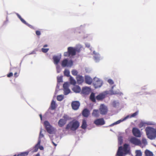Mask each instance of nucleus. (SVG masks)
Listing matches in <instances>:
<instances>
[{"instance_id":"nucleus-1","label":"nucleus","mask_w":156,"mask_h":156,"mask_svg":"<svg viewBox=\"0 0 156 156\" xmlns=\"http://www.w3.org/2000/svg\"><path fill=\"white\" fill-rule=\"evenodd\" d=\"M80 126L79 121L73 120L69 122L66 125L65 129L67 130L76 131Z\"/></svg>"},{"instance_id":"nucleus-2","label":"nucleus","mask_w":156,"mask_h":156,"mask_svg":"<svg viewBox=\"0 0 156 156\" xmlns=\"http://www.w3.org/2000/svg\"><path fill=\"white\" fill-rule=\"evenodd\" d=\"M147 137L151 139H154L156 137V129L150 127H147L145 129Z\"/></svg>"},{"instance_id":"nucleus-3","label":"nucleus","mask_w":156,"mask_h":156,"mask_svg":"<svg viewBox=\"0 0 156 156\" xmlns=\"http://www.w3.org/2000/svg\"><path fill=\"white\" fill-rule=\"evenodd\" d=\"M129 145L127 144H125L123 145V147L120 146L119 147L116 155L117 156H123L124 154H126L129 152L128 150Z\"/></svg>"},{"instance_id":"nucleus-4","label":"nucleus","mask_w":156,"mask_h":156,"mask_svg":"<svg viewBox=\"0 0 156 156\" xmlns=\"http://www.w3.org/2000/svg\"><path fill=\"white\" fill-rule=\"evenodd\" d=\"M76 49L71 47H69L67 48V51L64 53V56L65 57L73 56L76 55Z\"/></svg>"},{"instance_id":"nucleus-5","label":"nucleus","mask_w":156,"mask_h":156,"mask_svg":"<svg viewBox=\"0 0 156 156\" xmlns=\"http://www.w3.org/2000/svg\"><path fill=\"white\" fill-rule=\"evenodd\" d=\"M44 124L46 129L49 133L51 134L54 133V128L52 127L48 121H45Z\"/></svg>"},{"instance_id":"nucleus-6","label":"nucleus","mask_w":156,"mask_h":156,"mask_svg":"<svg viewBox=\"0 0 156 156\" xmlns=\"http://www.w3.org/2000/svg\"><path fill=\"white\" fill-rule=\"evenodd\" d=\"M99 110L100 113L102 115H105L108 112L107 107L104 104L100 105Z\"/></svg>"},{"instance_id":"nucleus-7","label":"nucleus","mask_w":156,"mask_h":156,"mask_svg":"<svg viewBox=\"0 0 156 156\" xmlns=\"http://www.w3.org/2000/svg\"><path fill=\"white\" fill-rule=\"evenodd\" d=\"M73 65V62L70 60L69 61L67 59H65L63 60L62 62L61 65L62 67L66 66L71 67Z\"/></svg>"},{"instance_id":"nucleus-8","label":"nucleus","mask_w":156,"mask_h":156,"mask_svg":"<svg viewBox=\"0 0 156 156\" xmlns=\"http://www.w3.org/2000/svg\"><path fill=\"white\" fill-rule=\"evenodd\" d=\"M64 119H60L58 122V125L60 127L63 126L66 123L68 119V117L67 115L63 116Z\"/></svg>"},{"instance_id":"nucleus-9","label":"nucleus","mask_w":156,"mask_h":156,"mask_svg":"<svg viewBox=\"0 0 156 156\" xmlns=\"http://www.w3.org/2000/svg\"><path fill=\"white\" fill-rule=\"evenodd\" d=\"M93 84L95 88L100 87L102 85V81L97 78H94Z\"/></svg>"},{"instance_id":"nucleus-10","label":"nucleus","mask_w":156,"mask_h":156,"mask_svg":"<svg viewBox=\"0 0 156 156\" xmlns=\"http://www.w3.org/2000/svg\"><path fill=\"white\" fill-rule=\"evenodd\" d=\"M94 123L97 126L103 125L105 124V122L104 119L102 118L95 120Z\"/></svg>"},{"instance_id":"nucleus-11","label":"nucleus","mask_w":156,"mask_h":156,"mask_svg":"<svg viewBox=\"0 0 156 156\" xmlns=\"http://www.w3.org/2000/svg\"><path fill=\"white\" fill-rule=\"evenodd\" d=\"M132 133L133 135L138 137H141V134L139 129L136 128H133L132 129Z\"/></svg>"},{"instance_id":"nucleus-12","label":"nucleus","mask_w":156,"mask_h":156,"mask_svg":"<svg viewBox=\"0 0 156 156\" xmlns=\"http://www.w3.org/2000/svg\"><path fill=\"white\" fill-rule=\"evenodd\" d=\"M130 142L132 144L135 145H139L141 144V141L135 137H133L130 139Z\"/></svg>"},{"instance_id":"nucleus-13","label":"nucleus","mask_w":156,"mask_h":156,"mask_svg":"<svg viewBox=\"0 0 156 156\" xmlns=\"http://www.w3.org/2000/svg\"><path fill=\"white\" fill-rule=\"evenodd\" d=\"M80 106V103L79 101H73L72 102L71 106L72 108L74 110H77Z\"/></svg>"},{"instance_id":"nucleus-14","label":"nucleus","mask_w":156,"mask_h":156,"mask_svg":"<svg viewBox=\"0 0 156 156\" xmlns=\"http://www.w3.org/2000/svg\"><path fill=\"white\" fill-rule=\"evenodd\" d=\"M85 83L89 85L91 84L93 82V80L88 75H86L84 77Z\"/></svg>"},{"instance_id":"nucleus-15","label":"nucleus","mask_w":156,"mask_h":156,"mask_svg":"<svg viewBox=\"0 0 156 156\" xmlns=\"http://www.w3.org/2000/svg\"><path fill=\"white\" fill-rule=\"evenodd\" d=\"M76 79L77 83L79 84H81L84 81L83 77L82 76L80 75H77V76Z\"/></svg>"},{"instance_id":"nucleus-16","label":"nucleus","mask_w":156,"mask_h":156,"mask_svg":"<svg viewBox=\"0 0 156 156\" xmlns=\"http://www.w3.org/2000/svg\"><path fill=\"white\" fill-rule=\"evenodd\" d=\"M61 58V57L60 56L55 55L53 56V59L54 64L56 65L58 64Z\"/></svg>"},{"instance_id":"nucleus-17","label":"nucleus","mask_w":156,"mask_h":156,"mask_svg":"<svg viewBox=\"0 0 156 156\" xmlns=\"http://www.w3.org/2000/svg\"><path fill=\"white\" fill-rule=\"evenodd\" d=\"M90 89L89 87H85L83 88L81 92L83 94H88L90 92Z\"/></svg>"},{"instance_id":"nucleus-18","label":"nucleus","mask_w":156,"mask_h":156,"mask_svg":"<svg viewBox=\"0 0 156 156\" xmlns=\"http://www.w3.org/2000/svg\"><path fill=\"white\" fill-rule=\"evenodd\" d=\"M89 114V110L87 109H84L82 112L83 115L86 117H87L88 116Z\"/></svg>"},{"instance_id":"nucleus-19","label":"nucleus","mask_w":156,"mask_h":156,"mask_svg":"<svg viewBox=\"0 0 156 156\" xmlns=\"http://www.w3.org/2000/svg\"><path fill=\"white\" fill-rule=\"evenodd\" d=\"M92 115L95 117H98L99 116V112L98 110L94 109L92 113Z\"/></svg>"},{"instance_id":"nucleus-20","label":"nucleus","mask_w":156,"mask_h":156,"mask_svg":"<svg viewBox=\"0 0 156 156\" xmlns=\"http://www.w3.org/2000/svg\"><path fill=\"white\" fill-rule=\"evenodd\" d=\"M105 94H101L96 97V99L98 100H100L103 99L105 98Z\"/></svg>"},{"instance_id":"nucleus-21","label":"nucleus","mask_w":156,"mask_h":156,"mask_svg":"<svg viewBox=\"0 0 156 156\" xmlns=\"http://www.w3.org/2000/svg\"><path fill=\"white\" fill-rule=\"evenodd\" d=\"M73 90L76 93H79L81 91V89L78 86H76L73 87Z\"/></svg>"},{"instance_id":"nucleus-22","label":"nucleus","mask_w":156,"mask_h":156,"mask_svg":"<svg viewBox=\"0 0 156 156\" xmlns=\"http://www.w3.org/2000/svg\"><path fill=\"white\" fill-rule=\"evenodd\" d=\"M87 125L86 121L85 119H83L82 121V124L81 126L82 128L85 129L87 128Z\"/></svg>"},{"instance_id":"nucleus-23","label":"nucleus","mask_w":156,"mask_h":156,"mask_svg":"<svg viewBox=\"0 0 156 156\" xmlns=\"http://www.w3.org/2000/svg\"><path fill=\"white\" fill-rule=\"evenodd\" d=\"M56 108V105L55 101L52 100L51 105V110H54Z\"/></svg>"},{"instance_id":"nucleus-24","label":"nucleus","mask_w":156,"mask_h":156,"mask_svg":"<svg viewBox=\"0 0 156 156\" xmlns=\"http://www.w3.org/2000/svg\"><path fill=\"white\" fill-rule=\"evenodd\" d=\"M90 100L93 102L96 101V99L95 97V94L94 93H92L90 97Z\"/></svg>"},{"instance_id":"nucleus-25","label":"nucleus","mask_w":156,"mask_h":156,"mask_svg":"<svg viewBox=\"0 0 156 156\" xmlns=\"http://www.w3.org/2000/svg\"><path fill=\"white\" fill-rule=\"evenodd\" d=\"M145 153L146 156H153V153L148 150H147L145 151Z\"/></svg>"},{"instance_id":"nucleus-26","label":"nucleus","mask_w":156,"mask_h":156,"mask_svg":"<svg viewBox=\"0 0 156 156\" xmlns=\"http://www.w3.org/2000/svg\"><path fill=\"white\" fill-rule=\"evenodd\" d=\"M40 143L41 140H39L37 144H36L35 146L34 147V152H36L37 151L38 149V147L39 145H40Z\"/></svg>"},{"instance_id":"nucleus-27","label":"nucleus","mask_w":156,"mask_h":156,"mask_svg":"<svg viewBox=\"0 0 156 156\" xmlns=\"http://www.w3.org/2000/svg\"><path fill=\"white\" fill-rule=\"evenodd\" d=\"M69 80L71 84L75 85L76 83V81L71 76H70Z\"/></svg>"},{"instance_id":"nucleus-28","label":"nucleus","mask_w":156,"mask_h":156,"mask_svg":"<svg viewBox=\"0 0 156 156\" xmlns=\"http://www.w3.org/2000/svg\"><path fill=\"white\" fill-rule=\"evenodd\" d=\"M129 117V116H127L126 117L124 118V119L122 120H119L118 121H117L116 122H114L112 125H116V124H118L120 122H122V121L124 120H125L127 118H128Z\"/></svg>"},{"instance_id":"nucleus-29","label":"nucleus","mask_w":156,"mask_h":156,"mask_svg":"<svg viewBox=\"0 0 156 156\" xmlns=\"http://www.w3.org/2000/svg\"><path fill=\"white\" fill-rule=\"evenodd\" d=\"M63 98L64 96L62 95H58L57 97V100L59 101H62Z\"/></svg>"},{"instance_id":"nucleus-30","label":"nucleus","mask_w":156,"mask_h":156,"mask_svg":"<svg viewBox=\"0 0 156 156\" xmlns=\"http://www.w3.org/2000/svg\"><path fill=\"white\" fill-rule=\"evenodd\" d=\"M70 72L68 70L65 69L64 71V75L67 77L69 76Z\"/></svg>"},{"instance_id":"nucleus-31","label":"nucleus","mask_w":156,"mask_h":156,"mask_svg":"<svg viewBox=\"0 0 156 156\" xmlns=\"http://www.w3.org/2000/svg\"><path fill=\"white\" fill-rule=\"evenodd\" d=\"M64 94L65 95H67L70 92V90L68 88L64 89Z\"/></svg>"},{"instance_id":"nucleus-32","label":"nucleus","mask_w":156,"mask_h":156,"mask_svg":"<svg viewBox=\"0 0 156 156\" xmlns=\"http://www.w3.org/2000/svg\"><path fill=\"white\" fill-rule=\"evenodd\" d=\"M136 156H142V152L140 150H137L136 151Z\"/></svg>"},{"instance_id":"nucleus-33","label":"nucleus","mask_w":156,"mask_h":156,"mask_svg":"<svg viewBox=\"0 0 156 156\" xmlns=\"http://www.w3.org/2000/svg\"><path fill=\"white\" fill-rule=\"evenodd\" d=\"M29 153V151H27L21 153V154L22 156H27Z\"/></svg>"},{"instance_id":"nucleus-34","label":"nucleus","mask_w":156,"mask_h":156,"mask_svg":"<svg viewBox=\"0 0 156 156\" xmlns=\"http://www.w3.org/2000/svg\"><path fill=\"white\" fill-rule=\"evenodd\" d=\"M17 15L18 17L20 19L21 21L22 22V23H26V21L21 17L20 15H19L18 14H17Z\"/></svg>"},{"instance_id":"nucleus-35","label":"nucleus","mask_w":156,"mask_h":156,"mask_svg":"<svg viewBox=\"0 0 156 156\" xmlns=\"http://www.w3.org/2000/svg\"><path fill=\"white\" fill-rule=\"evenodd\" d=\"M17 15L18 17L20 19L21 21L22 22V23H26V21L21 17L20 15H19L18 14H17Z\"/></svg>"},{"instance_id":"nucleus-36","label":"nucleus","mask_w":156,"mask_h":156,"mask_svg":"<svg viewBox=\"0 0 156 156\" xmlns=\"http://www.w3.org/2000/svg\"><path fill=\"white\" fill-rule=\"evenodd\" d=\"M72 74L74 76H76L78 73L77 71L76 70H73L71 71Z\"/></svg>"},{"instance_id":"nucleus-37","label":"nucleus","mask_w":156,"mask_h":156,"mask_svg":"<svg viewBox=\"0 0 156 156\" xmlns=\"http://www.w3.org/2000/svg\"><path fill=\"white\" fill-rule=\"evenodd\" d=\"M138 111L136 112L133 113L131 115L130 117L131 118V117H135V116H136V115H138Z\"/></svg>"},{"instance_id":"nucleus-38","label":"nucleus","mask_w":156,"mask_h":156,"mask_svg":"<svg viewBox=\"0 0 156 156\" xmlns=\"http://www.w3.org/2000/svg\"><path fill=\"white\" fill-rule=\"evenodd\" d=\"M57 81L58 83L62 82V78L61 76L58 77L57 78Z\"/></svg>"},{"instance_id":"nucleus-39","label":"nucleus","mask_w":156,"mask_h":156,"mask_svg":"<svg viewBox=\"0 0 156 156\" xmlns=\"http://www.w3.org/2000/svg\"><path fill=\"white\" fill-rule=\"evenodd\" d=\"M49 50L48 48H42L41 49V51L42 52L44 53H46Z\"/></svg>"},{"instance_id":"nucleus-40","label":"nucleus","mask_w":156,"mask_h":156,"mask_svg":"<svg viewBox=\"0 0 156 156\" xmlns=\"http://www.w3.org/2000/svg\"><path fill=\"white\" fill-rule=\"evenodd\" d=\"M63 89H66L68 88V85L67 83H65L63 85Z\"/></svg>"},{"instance_id":"nucleus-41","label":"nucleus","mask_w":156,"mask_h":156,"mask_svg":"<svg viewBox=\"0 0 156 156\" xmlns=\"http://www.w3.org/2000/svg\"><path fill=\"white\" fill-rule=\"evenodd\" d=\"M42 133V130L41 129V130L40 133L39 138L40 139L44 137V135L41 133Z\"/></svg>"},{"instance_id":"nucleus-42","label":"nucleus","mask_w":156,"mask_h":156,"mask_svg":"<svg viewBox=\"0 0 156 156\" xmlns=\"http://www.w3.org/2000/svg\"><path fill=\"white\" fill-rule=\"evenodd\" d=\"M23 23L26 25H27L30 28H33V27L32 25L28 23H27L26 22V23Z\"/></svg>"},{"instance_id":"nucleus-43","label":"nucleus","mask_w":156,"mask_h":156,"mask_svg":"<svg viewBox=\"0 0 156 156\" xmlns=\"http://www.w3.org/2000/svg\"><path fill=\"white\" fill-rule=\"evenodd\" d=\"M142 143L143 144H147V141L145 139L143 138L142 139Z\"/></svg>"},{"instance_id":"nucleus-44","label":"nucleus","mask_w":156,"mask_h":156,"mask_svg":"<svg viewBox=\"0 0 156 156\" xmlns=\"http://www.w3.org/2000/svg\"><path fill=\"white\" fill-rule=\"evenodd\" d=\"M108 83L110 84H112L114 83V82L111 79L108 80Z\"/></svg>"},{"instance_id":"nucleus-45","label":"nucleus","mask_w":156,"mask_h":156,"mask_svg":"<svg viewBox=\"0 0 156 156\" xmlns=\"http://www.w3.org/2000/svg\"><path fill=\"white\" fill-rule=\"evenodd\" d=\"M145 123L143 122H141L139 124L140 127H141L145 125Z\"/></svg>"},{"instance_id":"nucleus-46","label":"nucleus","mask_w":156,"mask_h":156,"mask_svg":"<svg viewBox=\"0 0 156 156\" xmlns=\"http://www.w3.org/2000/svg\"><path fill=\"white\" fill-rule=\"evenodd\" d=\"M36 34L37 36H40L41 34V33L40 31L37 30L36 31Z\"/></svg>"},{"instance_id":"nucleus-47","label":"nucleus","mask_w":156,"mask_h":156,"mask_svg":"<svg viewBox=\"0 0 156 156\" xmlns=\"http://www.w3.org/2000/svg\"><path fill=\"white\" fill-rule=\"evenodd\" d=\"M13 73H10L7 75V76L8 77H10L13 76Z\"/></svg>"},{"instance_id":"nucleus-48","label":"nucleus","mask_w":156,"mask_h":156,"mask_svg":"<svg viewBox=\"0 0 156 156\" xmlns=\"http://www.w3.org/2000/svg\"><path fill=\"white\" fill-rule=\"evenodd\" d=\"M14 75L15 77H17L18 76V73L16 72L14 74Z\"/></svg>"},{"instance_id":"nucleus-49","label":"nucleus","mask_w":156,"mask_h":156,"mask_svg":"<svg viewBox=\"0 0 156 156\" xmlns=\"http://www.w3.org/2000/svg\"><path fill=\"white\" fill-rule=\"evenodd\" d=\"M116 103L115 101H114L113 103V105L114 107H115L116 106Z\"/></svg>"},{"instance_id":"nucleus-50","label":"nucleus","mask_w":156,"mask_h":156,"mask_svg":"<svg viewBox=\"0 0 156 156\" xmlns=\"http://www.w3.org/2000/svg\"><path fill=\"white\" fill-rule=\"evenodd\" d=\"M39 149L41 150H43L44 149V148L42 146H41L40 147H39Z\"/></svg>"},{"instance_id":"nucleus-51","label":"nucleus","mask_w":156,"mask_h":156,"mask_svg":"<svg viewBox=\"0 0 156 156\" xmlns=\"http://www.w3.org/2000/svg\"><path fill=\"white\" fill-rule=\"evenodd\" d=\"M113 94H119V93L117 92H113L112 93Z\"/></svg>"},{"instance_id":"nucleus-52","label":"nucleus","mask_w":156,"mask_h":156,"mask_svg":"<svg viewBox=\"0 0 156 156\" xmlns=\"http://www.w3.org/2000/svg\"><path fill=\"white\" fill-rule=\"evenodd\" d=\"M52 142L55 146H56L57 144H55L53 141H52Z\"/></svg>"},{"instance_id":"nucleus-53","label":"nucleus","mask_w":156,"mask_h":156,"mask_svg":"<svg viewBox=\"0 0 156 156\" xmlns=\"http://www.w3.org/2000/svg\"><path fill=\"white\" fill-rule=\"evenodd\" d=\"M13 156H22L21 154L20 153V154H18L17 156L16 155H14Z\"/></svg>"},{"instance_id":"nucleus-54","label":"nucleus","mask_w":156,"mask_h":156,"mask_svg":"<svg viewBox=\"0 0 156 156\" xmlns=\"http://www.w3.org/2000/svg\"><path fill=\"white\" fill-rule=\"evenodd\" d=\"M39 116H40V118H41V120H42V115L41 114H40L39 115Z\"/></svg>"},{"instance_id":"nucleus-55","label":"nucleus","mask_w":156,"mask_h":156,"mask_svg":"<svg viewBox=\"0 0 156 156\" xmlns=\"http://www.w3.org/2000/svg\"><path fill=\"white\" fill-rule=\"evenodd\" d=\"M77 50V51H76V52H79L80 51V49H76Z\"/></svg>"},{"instance_id":"nucleus-56","label":"nucleus","mask_w":156,"mask_h":156,"mask_svg":"<svg viewBox=\"0 0 156 156\" xmlns=\"http://www.w3.org/2000/svg\"><path fill=\"white\" fill-rule=\"evenodd\" d=\"M35 156H40V154L39 153H38Z\"/></svg>"},{"instance_id":"nucleus-57","label":"nucleus","mask_w":156,"mask_h":156,"mask_svg":"<svg viewBox=\"0 0 156 156\" xmlns=\"http://www.w3.org/2000/svg\"><path fill=\"white\" fill-rule=\"evenodd\" d=\"M48 45L47 44H45L44 45V47H47Z\"/></svg>"}]
</instances>
